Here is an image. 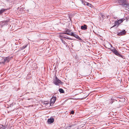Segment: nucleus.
I'll list each match as a JSON object with an SVG mask.
<instances>
[{
	"label": "nucleus",
	"mask_w": 129,
	"mask_h": 129,
	"mask_svg": "<svg viewBox=\"0 0 129 129\" xmlns=\"http://www.w3.org/2000/svg\"><path fill=\"white\" fill-rule=\"evenodd\" d=\"M118 2L120 5L125 8H126L128 4L126 0H118Z\"/></svg>",
	"instance_id": "f257e3e1"
},
{
	"label": "nucleus",
	"mask_w": 129,
	"mask_h": 129,
	"mask_svg": "<svg viewBox=\"0 0 129 129\" xmlns=\"http://www.w3.org/2000/svg\"><path fill=\"white\" fill-rule=\"evenodd\" d=\"M88 96V95H87V96H86V97H87V96Z\"/></svg>",
	"instance_id": "cd10ccee"
},
{
	"label": "nucleus",
	"mask_w": 129,
	"mask_h": 129,
	"mask_svg": "<svg viewBox=\"0 0 129 129\" xmlns=\"http://www.w3.org/2000/svg\"><path fill=\"white\" fill-rule=\"evenodd\" d=\"M126 32L125 30H124L120 32L119 33L117 34V35L119 36H122L124 35L126 33Z\"/></svg>",
	"instance_id": "0eeeda50"
},
{
	"label": "nucleus",
	"mask_w": 129,
	"mask_h": 129,
	"mask_svg": "<svg viewBox=\"0 0 129 129\" xmlns=\"http://www.w3.org/2000/svg\"><path fill=\"white\" fill-rule=\"evenodd\" d=\"M81 28L82 30H85L87 29V26L86 25L84 24L83 25L81 26Z\"/></svg>",
	"instance_id": "1a4fd4ad"
},
{
	"label": "nucleus",
	"mask_w": 129,
	"mask_h": 129,
	"mask_svg": "<svg viewBox=\"0 0 129 129\" xmlns=\"http://www.w3.org/2000/svg\"><path fill=\"white\" fill-rule=\"evenodd\" d=\"M31 106V107H33V105H29V107H30Z\"/></svg>",
	"instance_id": "a878e982"
},
{
	"label": "nucleus",
	"mask_w": 129,
	"mask_h": 129,
	"mask_svg": "<svg viewBox=\"0 0 129 129\" xmlns=\"http://www.w3.org/2000/svg\"><path fill=\"white\" fill-rule=\"evenodd\" d=\"M111 104H112V103H113V102L112 101V102H111Z\"/></svg>",
	"instance_id": "bb28decb"
},
{
	"label": "nucleus",
	"mask_w": 129,
	"mask_h": 129,
	"mask_svg": "<svg viewBox=\"0 0 129 129\" xmlns=\"http://www.w3.org/2000/svg\"><path fill=\"white\" fill-rule=\"evenodd\" d=\"M10 60V58L9 57H7L4 58V62H0V64H2V63L4 64L6 62H9Z\"/></svg>",
	"instance_id": "39448f33"
},
{
	"label": "nucleus",
	"mask_w": 129,
	"mask_h": 129,
	"mask_svg": "<svg viewBox=\"0 0 129 129\" xmlns=\"http://www.w3.org/2000/svg\"><path fill=\"white\" fill-rule=\"evenodd\" d=\"M64 38H66V39H69V40H70L71 39L70 38H66V37H64Z\"/></svg>",
	"instance_id": "b1692460"
},
{
	"label": "nucleus",
	"mask_w": 129,
	"mask_h": 129,
	"mask_svg": "<svg viewBox=\"0 0 129 129\" xmlns=\"http://www.w3.org/2000/svg\"><path fill=\"white\" fill-rule=\"evenodd\" d=\"M85 5H86L87 6H89V7H91V4L89 3H88L86 2H85Z\"/></svg>",
	"instance_id": "f3484780"
},
{
	"label": "nucleus",
	"mask_w": 129,
	"mask_h": 129,
	"mask_svg": "<svg viewBox=\"0 0 129 129\" xmlns=\"http://www.w3.org/2000/svg\"><path fill=\"white\" fill-rule=\"evenodd\" d=\"M67 30H66L64 31L63 33V34H67Z\"/></svg>",
	"instance_id": "412c9836"
},
{
	"label": "nucleus",
	"mask_w": 129,
	"mask_h": 129,
	"mask_svg": "<svg viewBox=\"0 0 129 129\" xmlns=\"http://www.w3.org/2000/svg\"><path fill=\"white\" fill-rule=\"evenodd\" d=\"M54 121V119L53 118H50V119H49L48 120V123H52Z\"/></svg>",
	"instance_id": "9d476101"
},
{
	"label": "nucleus",
	"mask_w": 129,
	"mask_h": 129,
	"mask_svg": "<svg viewBox=\"0 0 129 129\" xmlns=\"http://www.w3.org/2000/svg\"><path fill=\"white\" fill-rule=\"evenodd\" d=\"M71 114H74V111L73 110V111H72L71 112Z\"/></svg>",
	"instance_id": "4be33fe9"
},
{
	"label": "nucleus",
	"mask_w": 129,
	"mask_h": 129,
	"mask_svg": "<svg viewBox=\"0 0 129 129\" xmlns=\"http://www.w3.org/2000/svg\"><path fill=\"white\" fill-rule=\"evenodd\" d=\"M85 5H86L87 6H89V7H91V4L89 3H88L86 2H85Z\"/></svg>",
	"instance_id": "a211bd4d"
},
{
	"label": "nucleus",
	"mask_w": 129,
	"mask_h": 129,
	"mask_svg": "<svg viewBox=\"0 0 129 129\" xmlns=\"http://www.w3.org/2000/svg\"><path fill=\"white\" fill-rule=\"evenodd\" d=\"M56 99V97L55 96H54L52 97L51 99L50 103V105L52 106L54 104L55 101Z\"/></svg>",
	"instance_id": "20e7f679"
},
{
	"label": "nucleus",
	"mask_w": 129,
	"mask_h": 129,
	"mask_svg": "<svg viewBox=\"0 0 129 129\" xmlns=\"http://www.w3.org/2000/svg\"><path fill=\"white\" fill-rule=\"evenodd\" d=\"M81 1L82 2V4L84 5H85V2H86L84 1L83 0H81Z\"/></svg>",
	"instance_id": "6ab92c4d"
},
{
	"label": "nucleus",
	"mask_w": 129,
	"mask_h": 129,
	"mask_svg": "<svg viewBox=\"0 0 129 129\" xmlns=\"http://www.w3.org/2000/svg\"><path fill=\"white\" fill-rule=\"evenodd\" d=\"M61 40L62 41V43H63V44L67 47V43H66L65 41L63 40L62 39H61Z\"/></svg>",
	"instance_id": "dca6fc26"
},
{
	"label": "nucleus",
	"mask_w": 129,
	"mask_h": 129,
	"mask_svg": "<svg viewBox=\"0 0 129 129\" xmlns=\"http://www.w3.org/2000/svg\"><path fill=\"white\" fill-rule=\"evenodd\" d=\"M6 10V9H2L1 10L0 12L1 13H2L3 12H4V11H5Z\"/></svg>",
	"instance_id": "aec40b11"
},
{
	"label": "nucleus",
	"mask_w": 129,
	"mask_h": 129,
	"mask_svg": "<svg viewBox=\"0 0 129 129\" xmlns=\"http://www.w3.org/2000/svg\"><path fill=\"white\" fill-rule=\"evenodd\" d=\"M102 17L103 18H105V16L104 15H102Z\"/></svg>",
	"instance_id": "5701e85b"
},
{
	"label": "nucleus",
	"mask_w": 129,
	"mask_h": 129,
	"mask_svg": "<svg viewBox=\"0 0 129 129\" xmlns=\"http://www.w3.org/2000/svg\"><path fill=\"white\" fill-rule=\"evenodd\" d=\"M72 36L75 37L76 39L80 40H82L81 38L80 37L78 36L76 34H74V33H73Z\"/></svg>",
	"instance_id": "6e6552de"
},
{
	"label": "nucleus",
	"mask_w": 129,
	"mask_h": 129,
	"mask_svg": "<svg viewBox=\"0 0 129 129\" xmlns=\"http://www.w3.org/2000/svg\"><path fill=\"white\" fill-rule=\"evenodd\" d=\"M53 83L56 85H59V84H61L62 82L59 80L56 76L53 78Z\"/></svg>",
	"instance_id": "f03ea898"
},
{
	"label": "nucleus",
	"mask_w": 129,
	"mask_h": 129,
	"mask_svg": "<svg viewBox=\"0 0 129 129\" xmlns=\"http://www.w3.org/2000/svg\"><path fill=\"white\" fill-rule=\"evenodd\" d=\"M125 20V19H121L119 20H118V22H119V24L122 23L123 21Z\"/></svg>",
	"instance_id": "9b49d317"
},
{
	"label": "nucleus",
	"mask_w": 129,
	"mask_h": 129,
	"mask_svg": "<svg viewBox=\"0 0 129 129\" xmlns=\"http://www.w3.org/2000/svg\"><path fill=\"white\" fill-rule=\"evenodd\" d=\"M6 128L5 126H4L3 125H0V129H5Z\"/></svg>",
	"instance_id": "ddd939ff"
},
{
	"label": "nucleus",
	"mask_w": 129,
	"mask_h": 129,
	"mask_svg": "<svg viewBox=\"0 0 129 129\" xmlns=\"http://www.w3.org/2000/svg\"><path fill=\"white\" fill-rule=\"evenodd\" d=\"M27 46V45H26L25 46H23V47H21L20 48V49L21 50H23L24 49H25V48H26V47Z\"/></svg>",
	"instance_id": "2eb2a0df"
},
{
	"label": "nucleus",
	"mask_w": 129,
	"mask_h": 129,
	"mask_svg": "<svg viewBox=\"0 0 129 129\" xmlns=\"http://www.w3.org/2000/svg\"><path fill=\"white\" fill-rule=\"evenodd\" d=\"M8 21H5V23H8Z\"/></svg>",
	"instance_id": "393cba45"
},
{
	"label": "nucleus",
	"mask_w": 129,
	"mask_h": 129,
	"mask_svg": "<svg viewBox=\"0 0 129 129\" xmlns=\"http://www.w3.org/2000/svg\"><path fill=\"white\" fill-rule=\"evenodd\" d=\"M119 25V22H118V20L116 21L115 22V25L113 27L116 26V25H117V26H118Z\"/></svg>",
	"instance_id": "f8f14e48"
},
{
	"label": "nucleus",
	"mask_w": 129,
	"mask_h": 129,
	"mask_svg": "<svg viewBox=\"0 0 129 129\" xmlns=\"http://www.w3.org/2000/svg\"><path fill=\"white\" fill-rule=\"evenodd\" d=\"M59 91L61 93H63L64 92V90L62 88H59Z\"/></svg>",
	"instance_id": "4468645a"
},
{
	"label": "nucleus",
	"mask_w": 129,
	"mask_h": 129,
	"mask_svg": "<svg viewBox=\"0 0 129 129\" xmlns=\"http://www.w3.org/2000/svg\"><path fill=\"white\" fill-rule=\"evenodd\" d=\"M67 35L72 36L73 33L71 32V30L67 29Z\"/></svg>",
	"instance_id": "423d86ee"
},
{
	"label": "nucleus",
	"mask_w": 129,
	"mask_h": 129,
	"mask_svg": "<svg viewBox=\"0 0 129 129\" xmlns=\"http://www.w3.org/2000/svg\"><path fill=\"white\" fill-rule=\"evenodd\" d=\"M112 51L116 55L120 57L123 58V56L120 54L118 52V51L116 50L115 49H113L112 50Z\"/></svg>",
	"instance_id": "7ed1b4c3"
}]
</instances>
